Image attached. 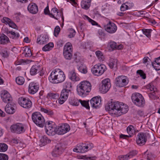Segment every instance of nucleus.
<instances>
[{
	"label": "nucleus",
	"mask_w": 160,
	"mask_h": 160,
	"mask_svg": "<svg viewBox=\"0 0 160 160\" xmlns=\"http://www.w3.org/2000/svg\"><path fill=\"white\" fill-rule=\"evenodd\" d=\"M48 98L51 99H57L59 97V95L57 93H49L47 96Z\"/></svg>",
	"instance_id": "36"
},
{
	"label": "nucleus",
	"mask_w": 160,
	"mask_h": 160,
	"mask_svg": "<svg viewBox=\"0 0 160 160\" xmlns=\"http://www.w3.org/2000/svg\"><path fill=\"white\" fill-rule=\"evenodd\" d=\"M8 157L6 154L0 153V160H8Z\"/></svg>",
	"instance_id": "52"
},
{
	"label": "nucleus",
	"mask_w": 160,
	"mask_h": 160,
	"mask_svg": "<svg viewBox=\"0 0 160 160\" xmlns=\"http://www.w3.org/2000/svg\"><path fill=\"white\" fill-rule=\"evenodd\" d=\"M143 33L148 38H150L151 37V33L152 30L151 29H143L142 30Z\"/></svg>",
	"instance_id": "41"
},
{
	"label": "nucleus",
	"mask_w": 160,
	"mask_h": 160,
	"mask_svg": "<svg viewBox=\"0 0 160 160\" xmlns=\"http://www.w3.org/2000/svg\"><path fill=\"white\" fill-rule=\"evenodd\" d=\"M147 140V137L145 133L144 132L139 133L136 138L137 143L140 145L142 146L144 145Z\"/></svg>",
	"instance_id": "15"
},
{
	"label": "nucleus",
	"mask_w": 160,
	"mask_h": 160,
	"mask_svg": "<svg viewBox=\"0 0 160 160\" xmlns=\"http://www.w3.org/2000/svg\"><path fill=\"white\" fill-rule=\"evenodd\" d=\"M80 102L82 106L85 107L86 108L89 109L90 108V107L89 105L88 101H82L80 100Z\"/></svg>",
	"instance_id": "43"
},
{
	"label": "nucleus",
	"mask_w": 160,
	"mask_h": 160,
	"mask_svg": "<svg viewBox=\"0 0 160 160\" xmlns=\"http://www.w3.org/2000/svg\"><path fill=\"white\" fill-rule=\"evenodd\" d=\"M148 22L149 23H151L154 25L156 24V22L154 20L152 19H149L148 20Z\"/></svg>",
	"instance_id": "64"
},
{
	"label": "nucleus",
	"mask_w": 160,
	"mask_h": 160,
	"mask_svg": "<svg viewBox=\"0 0 160 160\" xmlns=\"http://www.w3.org/2000/svg\"><path fill=\"white\" fill-rule=\"evenodd\" d=\"M1 97L3 101L5 103H8L12 100V98L10 94L5 90H3L1 91Z\"/></svg>",
	"instance_id": "19"
},
{
	"label": "nucleus",
	"mask_w": 160,
	"mask_h": 160,
	"mask_svg": "<svg viewBox=\"0 0 160 160\" xmlns=\"http://www.w3.org/2000/svg\"><path fill=\"white\" fill-rule=\"evenodd\" d=\"M105 65L103 64L95 65L91 69L92 73L95 76H99L102 75L106 70Z\"/></svg>",
	"instance_id": "7"
},
{
	"label": "nucleus",
	"mask_w": 160,
	"mask_h": 160,
	"mask_svg": "<svg viewBox=\"0 0 160 160\" xmlns=\"http://www.w3.org/2000/svg\"><path fill=\"white\" fill-rule=\"evenodd\" d=\"M18 102L21 107L26 109L30 108L32 105V101L28 98L20 97L18 98Z\"/></svg>",
	"instance_id": "9"
},
{
	"label": "nucleus",
	"mask_w": 160,
	"mask_h": 160,
	"mask_svg": "<svg viewBox=\"0 0 160 160\" xmlns=\"http://www.w3.org/2000/svg\"><path fill=\"white\" fill-rule=\"evenodd\" d=\"M91 0H82L81 2V6L82 8L87 10L90 6Z\"/></svg>",
	"instance_id": "29"
},
{
	"label": "nucleus",
	"mask_w": 160,
	"mask_h": 160,
	"mask_svg": "<svg viewBox=\"0 0 160 160\" xmlns=\"http://www.w3.org/2000/svg\"><path fill=\"white\" fill-rule=\"evenodd\" d=\"M102 85L100 88L101 91L103 93H106L111 87L110 80L109 78H106L102 82Z\"/></svg>",
	"instance_id": "13"
},
{
	"label": "nucleus",
	"mask_w": 160,
	"mask_h": 160,
	"mask_svg": "<svg viewBox=\"0 0 160 160\" xmlns=\"http://www.w3.org/2000/svg\"><path fill=\"white\" fill-rule=\"evenodd\" d=\"M68 76L69 78L73 82L78 81L80 80L79 78L77 75L74 69L69 71Z\"/></svg>",
	"instance_id": "25"
},
{
	"label": "nucleus",
	"mask_w": 160,
	"mask_h": 160,
	"mask_svg": "<svg viewBox=\"0 0 160 160\" xmlns=\"http://www.w3.org/2000/svg\"><path fill=\"white\" fill-rule=\"evenodd\" d=\"M9 41L8 38L3 34H0V43L6 44Z\"/></svg>",
	"instance_id": "30"
},
{
	"label": "nucleus",
	"mask_w": 160,
	"mask_h": 160,
	"mask_svg": "<svg viewBox=\"0 0 160 160\" xmlns=\"http://www.w3.org/2000/svg\"><path fill=\"white\" fill-rule=\"evenodd\" d=\"M146 88L148 89H149L150 91H153L152 93L150 94L149 97L154 99L156 98L157 97L154 95L156 89L154 88V86L152 84H148Z\"/></svg>",
	"instance_id": "28"
},
{
	"label": "nucleus",
	"mask_w": 160,
	"mask_h": 160,
	"mask_svg": "<svg viewBox=\"0 0 160 160\" xmlns=\"http://www.w3.org/2000/svg\"><path fill=\"white\" fill-rule=\"evenodd\" d=\"M69 34L68 35V37L69 38H73L74 37L76 34V32L75 30L72 28L69 29Z\"/></svg>",
	"instance_id": "46"
},
{
	"label": "nucleus",
	"mask_w": 160,
	"mask_h": 160,
	"mask_svg": "<svg viewBox=\"0 0 160 160\" xmlns=\"http://www.w3.org/2000/svg\"><path fill=\"white\" fill-rule=\"evenodd\" d=\"M41 142V145L44 146L48 143H50L51 142V140L48 139L46 136H44L42 137L40 140Z\"/></svg>",
	"instance_id": "31"
},
{
	"label": "nucleus",
	"mask_w": 160,
	"mask_h": 160,
	"mask_svg": "<svg viewBox=\"0 0 160 160\" xmlns=\"http://www.w3.org/2000/svg\"><path fill=\"white\" fill-rule=\"evenodd\" d=\"M32 119L33 122L37 126L42 128L48 123V122L45 123V121L43 117L39 112H35L32 113Z\"/></svg>",
	"instance_id": "5"
},
{
	"label": "nucleus",
	"mask_w": 160,
	"mask_h": 160,
	"mask_svg": "<svg viewBox=\"0 0 160 160\" xmlns=\"http://www.w3.org/2000/svg\"><path fill=\"white\" fill-rule=\"evenodd\" d=\"M1 56L4 58H7L9 55V53L6 50H3L1 53Z\"/></svg>",
	"instance_id": "56"
},
{
	"label": "nucleus",
	"mask_w": 160,
	"mask_h": 160,
	"mask_svg": "<svg viewBox=\"0 0 160 160\" xmlns=\"http://www.w3.org/2000/svg\"><path fill=\"white\" fill-rule=\"evenodd\" d=\"M50 17L58 20L59 18L62 16L61 12H59L58 10L56 8H52L51 11V13H49Z\"/></svg>",
	"instance_id": "24"
},
{
	"label": "nucleus",
	"mask_w": 160,
	"mask_h": 160,
	"mask_svg": "<svg viewBox=\"0 0 160 160\" xmlns=\"http://www.w3.org/2000/svg\"><path fill=\"white\" fill-rule=\"evenodd\" d=\"M16 107V105L14 103L8 102L6 105L5 110L6 112L9 114H13L15 112Z\"/></svg>",
	"instance_id": "20"
},
{
	"label": "nucleus",
	"mask_w": 160,
	"mask_h": 160,
	"mask_svg": "<svg viewBox=\"0 0 160 160\" xmlns=\"http://www.w3.org/2000/svg\"><path fill=\"white\" fill-rule=\"evenodd\" d=\"M105 108L110 115L116 117L126 113L129 109L126 104L118 101L109 102Z\"/></svg>",
	"instance_id": "1"
},
{
	"label": "nucleus",
	"mask_w": 160,
	"mask_h": 160,
	"mask_svg": "<svg viewBox=\"0 0 160 160\" xmlns=\"http://www.w3.org/2000/svg\"><path fill=\"white\" fill-rule=\"evenodd\" d=\"M63 151V148L62 147L61 143H58L55 146L52 152V155L57 157L61 154Z\"/></svg>",
	"instance_id": "17"
},
{
	"label": "nucleus",
	"mask_w": 160,
	"mask_h": 160,
	"mask_svg": "<svg viewBox=\"0 0 160 160\" xmlns=\"http://www.w3.org/2000/svg\"><path fill=\"white\" fill-rule=\"evenodd\" d=\"M11 20L10 18L6 17H4L1 20V21L2 23L5 24H8Z\"/></svg>",
	"instance_id": "49"
},
{
	"label": "nucleus",
	"mask_w": 160,
	"mask_h": 160,
	"mask_svg": "<svg viewBox=\"0 0 160 160\" xmlns=\"http://www.w3.org/2000/svg\"><path fill=\"white\" fill-rule=\"evenodd\" d=\"M125 4L126 5L128 10L130 9L134 5L133 3L131 2H126Z\"/></svg>",
	"instance_id": "59"
},
{
	"label": "nucleus",
	"mask_w": 160,
	"mask_h": 160,
	"mask_svg": "<svg viewBox=\"0 0 160 160\" xmlns=\"http://www.w3.org/2000/svg\"><path fill=\"white\" fill-rule=\"evenodd\" d=\"M44 13L45 14H48L50 16V14L49 13H50L51 12H49V7L48 6H47V7L44 9Z\"/></svg>",
	"instance_id": "62"
},
{
	"label": "nucleus",
	"mask_w": 160,
	"mask_h": 160,
	"mask_svg": "<svg viewBox=\"0 0 160 160\" xmlns=\"http://www.w3.org/2000/svg\"><path fill=\"white\" fill-rule=\"evenodd\" d=\"M12 132L20 134L24 132L25 129L24 125L21 123H17L12 125L10 127Z\"/></svg>",
	"instance_id": "11"
},
{
	"label": "nucleus",
	"mask_w": 160,
	"mask_h": 160,
	"mask_svg": "<svg viewBox=\"0 0 160 160\" xmlns=\"http://www.w3.org/2000/svg\"><path fill=\"white\" fill-rule=\"evenodd\" d=\"M72 46L70 43L68 42L64 46L63 48V54L65 58L70 60L72 57Z\"/></svg>",
	"instance_id": "8"
},
{
	"label": "nucleus",
	"mask_w": 160,
	"mask_h": 160,
	"mask_svg": "<svg viewBox=\"0 0 160 160\" xmlns=\"http://www.w3.org/2000/svg\"><path fill=\"white\" fill-rule=\"evenodd\" d=\"M42 70V67L41 66L38 64L34 65L31 68L30 73L31 75H33L40 72V75L42 76L44 74L43 71Z\"/></svg>",
	"instance_id": "16"
},
{
	"label": "nucleus",
	"mask_w": 160,
	"mask_h": 160,
	"mask_svg": "<svg viewBox=\"0 0 160 160\" xmlns=\"http://www.w3.org/2000/svg\"><path fill=\"white\" fill-rule=\"evenodd\" d=\"M27 61L22 59L18 60L15 62L16 65L24 64L27 63Z\"/></svg>",
	"instance_id": "47"
},
{
	"label": "nucleus",
	"mask_w": 160,
	"mask_h": 160,
	"mask_svg": "<svg viewBox=\"0 0 160 160\" xmlns=\"http://www.w3.org/2000/svg\"><path fill=\"white\" fill-rule=\"evenodd\" d=\"M78 69L80 72L83 73L85 74L87 72V67L85 66H83L82 65H81L79 67Z\"/></svg>",
	"instance_id": "42"
},
{
	"label": "nucleus",
	"mask_w": 160,
	"mask_h": 160,
	"mask_svg": "<svg viewBox=\"0 0 160 160\" xmlns=\"http://www.w3.org/2000/svg\"><path fill=\"white\" fill-rule=\"evenodd\" d=\"M60 28V27L57 26L55 28L54 30V34L55 36L57 37L58 34L59 33Z\"/></svg>",
	"instance_id": "51"
},
{
	"label": "nucleus",
	"mask_w": 160,
	"mask_h": 160,
	"mask_svg": "<svg viewBox=\"0 0 160 160\" xmlns=\"http://www.w3.org/2000/svg\"><path fill=\"white\" fill-rule=\"evenodd\" d=\"M85 146L88 151L91 149L93 147V144L89 142L87 144H85Z\"/></svg>",
	"instance_id": "55"
},
{
	"label": "nucleus",
	"mask_w": 160,
	"mask_h": 160,
	"mask_svg": "<svg viewBox=\"0 0 160 160\" xmlns=\"http://www.w3.org/2000/svg\"><path fill=\"white\" fill-rule=\"evenodd\" d=\"M91 89V85L90 82L87 81H83L80 82L77 86V91L78 94L81 96L87 94Z\"/></svg>",
	"instance_id": "4"
},
{
	"label": "nucleus",
	"mask_w": 160,
	"mask_h": 160,
	"mask_svg": "<svg viewBox=\"0 0 160 160\" xmlns=\"http://www.w3.org/2000/svg\"><path fill=\"white\" fill-rule=\"evenodd\" d=\"M49 41V38L46 35L38 36L37 39V43L39 44H44L47 43Z\"/></svg>",
	"instance_id": "22"
},
{
	"label": "nucleus",
	"mask_w": 160,
	"mask_h": 160,
	"mask_svg": "<svg viewBox=\"0 0 160 160\" xmlns=\"http://www.w3.org/2000/svg\"><path fill=\"white\" fill-rule=\"evenodd\" d=\"M69 103L73 106H78L79 104V102L76 98H71L69 99Z\"/></svg>",
	"instance_id": "33"
},
{
	"label": "nucleus",
	"mask_w": 160,
	"mask_h": 160,
	"mask_svg": "<svg viewBox=\"0 0 160 160\" xmlns=\"http://www.w3.org/2000/svg\"><path fill=\"white\" fill-rule=\"evenodd\" d=\"M101 102V98H99L98 97H93L90 100L91 107L96 109L100 107Z\"/></svg>",
	"instance_id": "18"
},
{
	"label": "nucleus",
	"mask_w": 160,
	"mask_h": 160,
	"mask_svg": "<svg viewBox=\"0 0 160 160\" xmlns=\"http://www.w3.org/2000/svg\"><path fill=\"white\" fill-rule=\"evenodd\" d=\"M28 9L30 12L32 14L36 13L38 11V7L35 3H30L28 7Z\"/></svg>",
	"instance_id": "26"
},
{
	"label": "nucleus",
	"mask_w": 160,
	"mask_h": 160,
	"mask_svg": "<svg viewBox=\"0 0 160 160\" xmlns=\"http://www.w3.org/2000/svg\"><path fill=\"white\" fill-rule=\"evenodd\" d=\"M71 93L70 89H63L61 93L60 97L58 99L59 103L62 104L68 98L69 93Z\"/></svg>",
	"instance_id": "14"
},
{
	"label": "nucleus",
	"mask_w": 160,
	"mask_h": 160,
	"mask_svg": "<svg viewBox=\"0 0 160 160\" xmlns=\"http://www.w3.org/2000/svg\"><path fill=\"white\" fill-rule=\"evenodd\" d=\"M104 28L106 31L110 34L115 33L117 30V25L111 21L104 26Z\"/></svg>",
	"instance_id": "12"
},
{
	"label": "nucleus",
	"mask_w": 160,
	"mask_h": 160,
	"mask_svg": "<svg viewBox=\"0 0 160 160\" xmlns=\"http://www.w3.org/2000/svg\"><path fill=\"white\" fill-rule=\"evenodd\" d=\"M96 54L98 60L100 61H103L104 60V56L101 51L98 50L96 52Z\"/></svg>",
	"instance_id": "35"
},
{
	"label": "nucleus",
	"mask_w": 160,
	"mask_h": 160,
	"mask_svg": "<svg viewBox=\"0 0 160 160\" xmlns=\"http://www.w3.org/2000/svg\"><path fill=\"white\" fill-rule=\"evenodd\" d=\"M137 72L140 75L142 79H145L146 78V74L142 70H138Z\"/></svg>",
	"instance_id": "50"
},
{
	"label": "nucleus",
	"mask_w": 160,
	"mask_h": 160,
	"mask_svg": "<svg viewBox=\"0 0 160 160\" xmlns=\"http://www.w3.org/2000/svg\"><path fill=\"white\" fill-rule=\"evenodd\" d=\"M119 158L120 160H127L129 159L127 154L124 155H122L119 156Z\"/></svg>",
	"instance_id": "57"
},
{
	"label": "nucleus",
	"mask_w": 160,
	"mask_h": 160,
	"mask_svg": "<svg viewBox=\"0 0 160 160\" xmlns=\"http://www.w3.org/2000/svg\"><path fill=\"white\" fill-rule=\"evenodd\" d=\"M16 82L17 84L19 85H22L24 83L25 79L22 77H18L16 78Z\"/></svg>",
	"instance_id": "39"
},
{
	"label": "nucleus",
	"mask_w": 160,
	"mask_h": 160,
	"mask_svg": "<svg viewBox=\"0 0 160 160\" xmlns=\"http://www.w3.org/2000/svg\"><path fill=\"white\" fill-rule=\"evenodd\" d=\"M53 46V44L52 42H49L43 47L42 50L44 51H49L51 50Z\"/></svg>",
	"instance_id": "34"
},
{
	"label": "nucleus",
	"mask_w": 160,
	"mask_h": 160,
	"mask_svg": "<svg viewBox=\"0 0 160 160\" xmlns=\"http://www.w3.org/2000/svg\"><path fill=\"white\" fill-rule=\"evenodd\" d=\"M23 53L26 57H30L32 56L31 50L28 48H26L24 50Z\"/></svg>",
	"instance_id": "38"
},
{
	"label": "nucleus",
	"mask_w": 160,
	"mask_h": 160,
	"mask_svg": "<svg viewBox=\"0 0 160 160\" xmlns=\"http://www.w3.org/2000/svg\"><path fill=\"white\" fill-rule=\"evenodd\" d=\"M7 35L9 36L10 35L9 34H10L13 36V38L17 39L18 38L20 35L18 33H15L14 32L10 31H7Z\"/></svg>",
	"instance_id": "37"
},
{
	"label": "nucleus",
	"mask_w": 160,
	"mask_h": 160,
	"mask_svg": "<svg viewBox=\"0 0 160 160\" xmlns=\"http://www.w3.org/2000/svg\"><path fill=\"white\" fill-rule=\"evenodd\" d=\"M64 72L60 69H54L48 77L49 81L53 83H58L63 82L65 79Z\"/></svg>",
	"instance_id": "3"
},
{
	"label": "nucleus",
	"mask_w": 160,
	"mask_h": 160,
	"mask_svg": "<svg viewBox=\"0 0 160 160\" xmlns=\"http://www.w3.org/2000/svg\"><path fill=\"white\" fill-rule=\"evenodd\" d=\"M121 10L122 11H124L128 10V8L125 4V3L122 4L120 8Z\"/></svg>",
	"instance_id": "61"
},
{
	"label": "nucleus",
	"mask_w": 160,
	"mask_h": 160,
	"mask_svg": "<svg viewBox=\"0 0 160 160\" xmlns=\"http://www.w3.org/2000/svg\"><path fill=\"white\" fill-rule=\"evenodd\" d=\"M8 25H9L10 27L14 29L16 28V27H17L16 24L14 22H13L11 20L9 23Z\"/></svg>",
	"instance_id": "60"
},
{
	"label": "nucleus",
	"mask_w": 160,
	"mask_h": 160,
	"mask_svg": "<svg viewBox=\"0 0 160 160\" xmlns=\"http://www.w3.org/2000/svg\"><path fill=\"white\" fill-rule=\"evenodd\" d=\"M117 59L111 58L109 60V62L108 65L110 68L112 69L117 67Z\"/></svg>",
	"instance_id": "32"
},
{
	"label": "nucleus",
	"mask_w": 160,
	"mask_h": 160,
	"mask_svg": "<svg viewBox=\"0 0 160 160\" xmlns=\"http://www.w3.org/2000/svg\"><path fill=\"white\" fill-rule=\"evenodd\" d=\"M152 65L156 70H160V64L154 61L152 62Z\"/></svg>",
	"instance_id": "45"
},
{
	"label": "nucleus",
	"mask_w": 160,
	"mask_h": 160,
	"mask_svg": "<svg viewBox=\"0 0 160 160\" xmlns=\"http://www.w3.org/2000/svg\"><path fill=\"white\" fill-rule=\"evenodd\" d=\"M128 82V79L126 76L122 75L116 78L115 82L116 86L122 87L127 85Z\"/></svg>",
	"instance_id": "10"
},
{
	"label": "nucleus",
	"mask_w": 160,
	"mask_h": 160,
	"mask_svg": "<svg viewBox=\"0 0 160 160\" xmlns=\"http://www.w3.org/2000/svg\"><path fill=\"white\" fill-rule=\"evenodd\" d=\"M8 145L3 143H0V152H5L8 149Z\"/></svg>",
	"instance_id": "40"
},
{
	"label": "nucleus",
	"mask_w": 160,
	"mask_h": 160,
	"mask_svg": "<svg viewBox=\"0 0 160 160\" xmlns=\"http://www.w3.org/2000/svg\"><path fill=\"white\" fill-rule=\"evenodd\" d=\"M39 88V86L37 84L31 82L29 85L28 92L30 94H34L37 92Z\"/></svg>",
	"instance_id": "23"
},
{
	"label": "nucleus",
	"mask_w": 160,
	"mask_h": 160,
	"mask_svg": "<svg viewBox=\"0 0 160 160\" xmlns=\"http://www.w3.org/2000/svg\"><path fill=\"white\" fill-rule=\"evenodd\" d=\"M98 33L99 36L101 38H104L105 36V34L102 29H99L98 31Z\"/></svg>",
	"instance_id": "54"
},
{
	"label": "nucleus",
	"mask_w": 160,
	"mask_h": 160,
	"mask_svg": "<svg viewBox=\"0 0 160 160\" xmlns=\"http://www.w3.org/2000/svg\"><path fill=\"white\" fill-rule=\"evenodd\" d=\"M84 18L85 19L87 20L88 21L91 23L93 25H98V23L96 22L92 19L86 15H85L84 16Z\"/></svg>",
	"instance_id": "44"
},
{
	"label": "nucleus",
	"mask_w": 160,
	"mask_h": 160,
	"mask_svg": "<svg viewBox=\"0 0 160 160\" xmlns=\"http://www.w3.org/2000/svg\"><path fill=\"white\" fill-rule=\"evenodd\" d=\"M70 130V126L67 123L57 126L54 122L49 121L45 125V132L49 136H53L56 134L63 135L68 132Z\"/></svg>",
	"instance_id": "2"
},
{
	"label": "nucleus",
	"mask_w": 160,
	"mask_h": 160,
	"mask_svg": "<svg viewBox=\"0 0 160 160\" xmlns=\"http://www.w3.org/2000/svg\"><path fill=\"white\" fill-rule=\"evenodd\" d=\"M127 130L128 135L121 134L120 135V138H125L126 137H131L134 134L135 132V128L132 125L129 126L127 128Z\"/></svg>",
	"instance_id": "21"
},
{
	"label": "nucleus",
	"mask_w": 160,
	"mask_h": 160,
	"mask_svg": "<svg viewBox=\"0 0 160 160\" xmlns=\"http://www.w3.org/2000/svg\"><path fill=\"white\" fill-rule=\"evenodd\" d=\"M110 47L112 49L116 48L117 45V43L114 42H112L110 43Z\"/></svg>",
	"instance_id": "58"
},
{
	"label": "nucleus",
	"mask_w": 160,
	"mask_h": 160,
	"mask_svg": "<svg viewBox=\"0 0 160 160\" xmlns=\"http://www.w3.org/2000/svg\"><path fill=\"white\" fill-rule=\"evenodd\" d=\"M137 151L136 150H132L127 154L129 158H131L136 155L137 154Z\"/></svg>",
	"instance_id": "48"
},
{
	"label": "nucleus",
	"mask_w": 160,
	"mask_h": 160,
	"mask_svg": "<svg viewBox=\"0 0 160 160\" xmlns=\"http://www.w3.org/2000/svg\"><path fill=\"white\" fill-rule=\"evenodd\" d=\"M64 87L66 88L64 89H70L72 87V84L71 82H66L64 85Z\"/></svg>",
	"instance_id": "53"
},
{
	"label": "nucleus",
	"mask_w": 160,
	"mask_h": 160,
	"mask_svg": "<svg viewBox=\"0 0 160 160\" xmlns=\"http://www.w3.org/2000/svg\"><path fill=\"white\" fill-rule=\"evenodd\" d=\"M73 151L74 152L81 153H85L88 151L86 148L85 144H82L78 146L76 148L73 149Z\"/></svg>",
	"instance_id": "27"
},
{
	"label": "nucleus",
	"mask_w": 160,
	"mask_h": 160,
	"mask_svg": "<svg viewBox=\"0 0 160 160\" xmlns=\"http://www.w3.org/2000/svg\"><path fill=\"white\" fill-rule=\"evenodd\" d=\"M149 59L148 57H145L143 59V62L144 64H146V65L148 64V62H149V61H148V59Z\"/></svg>",
	"instance_id": "63"
},
{
	"label": "nucleus",
	"mask_w": 160,
	"mask_h": 160,
	"mask_svg": "<svg viewBox=\"0 0 160 160\" xmlns=\"http://www.w3.org/2000/svg\"><path fill=\"white\" fill-rule=\"evenodd\" d=\"M132 99L133 102L136 105L142 107L144 106L145 101L144 98L141 94L137 93L132 94Z\"/></svg>",
	"instance_id": "6"
}]
</instances>
